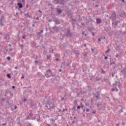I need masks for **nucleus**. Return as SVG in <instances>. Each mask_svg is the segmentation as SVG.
Instances as JSON below:
<instances>
[{
    "instance_id": "obj_1",
    "label": "nucleus",
    "mask_w": 126,
    "mask_h": 126,
    "mask_svg": "<svg viewBox=\"0 0 126 126\" xmlns=\"http://www.w3.org/2000/svg\"><path fill=\"white\" fill-rule=\"evenodd\" d=\"M45 76L47 78H49L52 77H54L56 76V74H54L52 71L50 69H48L46 71L45 73Z\"/></svg>"
},
{
    "instance_id": "obj_2",
    "label": "nucleus",
    "mask_w": 126,
    "mask_h": 126,
    "mask_svg": "<svg viewBox=\"0 0 126 126\" xmlns=\"http://www.w3.org/2000/svg\"><path fill=\"white\" fill-rule=\"evenodd\" d=\"M45 107L47 108V109L48 110L52 111V109H54L55 108V104L49 102H48L47 103V105H45Z\"/></svg>"
},
{
    "instance_id": "obj_3",
    "label": "nucleus",
    "mask_w": 126,
    "mask_h": 126,
    "mask_svg": "<svg viewBox=\"0 0 126 126\" xmlns=\"http://www.w3.org/2000/svg\"><path fill=\"white\" fill-rule=\"evenodd\" d=\"M72 34L73 32H71L70 29H67L66 30V32L64 33L63 36H64L65 37H70V38H71Z\"/></svg>"
},
{
    "instance_id": "obj_4",
    "label": "nucleus",
    "mask_w": 126,
    "mask_h": 126,
    "mask_svg": "<svg viewBox=\"0 0 126 126\" xmlns=\"http://www.w3.org/2000/svg\"><path fill=\"white\" fill-rule=\"evenodd\" d=\"M124 64L125 67H124L121 71V73H122L124 78H126V63H124Z\"/></svg>"
},
{
    "instance_id": "obj_5",
    "label": "nucleus",
    "mask_w": 126,
    "mask_h": 126,
    "mask_svg": "<svg viewBox=\"0 0 126 126\" xmlns=\"http://www.w3.org/2000/svg\"><path fill=\"white\" fill-rule=\"evenodd\" d=\"M37 76L39 77L40 80H42V79H44L45 78V76L43 75L41 72H38L36 74Z\"/></svg>"
},
{
    "instance_id": "obj_6",
    "label": "nucleus",
    "mask_w": 126,
    "mask_h": 126,
    "mask_svg": "<svg viewBox=\"0 0 126 126\" xmlns=\"http://www.w3.org/2000/svg\"><path fill=\"white\" fill-rule=\"evenodd\" d=\"M117 83H115V84H113V86L115 88H112L111 89V92H114L115 91H116V92H119V89L117 87Z\"/></svg>"
},
{
    "instance_id": "obj_7",
    "label": "nucleus",
    "mask_w": 126,
    "mask_h": 126,
    "mask_svg": "<svg viewBox=\"0 0 126 126\" xmlns=\"http://www.w3.org/2000/svg\"><path fill=\"white\" fill-rule=\"evenodd\" d=\"M116 14L115 12L113 13V14L110 17V19H112L113 21L114 20H116Z\"/></svg>"
},
{
    "instance_id": "obj_8",
    "label": "nucleus",
    "mask_w": 126,
    "mask_h": 126,
    "mask_svg": "<svg viewBox=\"0 0 126 126\" xmlns=\"http://www.w3.org/2000/svg\"><path fill=\"white\" fill-rule=\"evenodd\" d=\"M120 22V21L119 20H117L115 22H112V26L114 27V28H116V26H118V24Z\"/></svg>"
},
{
    "instance_id": "obj_9",
    "label": "nucleus",
    "mask_w": 126,
    "mask_h": 126,
    "mask_svg": "<svg viewBox=\"0 0 126 126\" xmlns=\"http://www.w3.org/2000/svg\"><path fill=\"white\" fill-rule=\"evenodd\" d=\"M94 97L96 98L97 100L100 99V94L99 93V91L96 92V94L94 95Z\"/></svg>"
},
{
    "instance_id": "obj_10",
    "label": "nucleus",
    "mask_w": 126,
    "mask_h": 126,
    "mask_svg": "<svg viewBox=\"0 0 126 126\" xmlns=\"http://www.w3.org/2000/svg\"><path fill=\"white\" fill-rule=\"evenodd\" d=\"M29 117H30L32 120H35L36 118L33 117V114L32 113H30L29 115Z\"/></svg>"
},
{
    "instance_id": "obj_11",
    "label": "nucleus",
    "mask_w": 126,
    "mask_h": 126,
    "mask_svg": "<svg viewBox=\"0 0 126 126\" xmlns=\"http://www.w3.org/2000/svg\"><path fill=\"white\" fill-rule=\"evenodd\" d=\"M115 84H117L116 87L118 86L119 89H122V85H121L120 82H116Z\"/></svg>"
},
{
    "instance_id": "obj_12",
    "label": "nucleus",
    "mask_w": 126,
    "mask_h": 126,
    "mask_svg": "<svg viewBox=\"0 0 126 126\" xmlns=\"http://www.w3.org/2000/svg\"><path fill=\"white\" fill-rule=\"evenodd\" d=\"M56 10H57V13H58V14H61L63 11V10H62V9H61V8H56Z\"/></svg>"
},
{
    "instance_id": "obj_13",
    "label": "nucleus",
    "mask_w": 126,
    "mask_h": 126,
    "mask_svg": "<svg viewBox=\"0 0 126 126\" xmlns=\"http://www.w3.org/2000/svg\"><path fill=\"white\" fill-rule=\"evenodd\" d=\"M53 30H55V32H59V29L58 27H53L52 28Z\"/></svg>"
},
{
    "instance_id": "obj_14",
    "label": "nucleus",
    "mask_w": 126,
    "mask_h": 126,
    "mask_svg": "<svg viewBox=\"0 0 126 126\" xmlns=\"http://www.w3.org/2000/svg\"><path fill=\"white\" fill-rule=\"evenodd\" d=\"M17 6H18L19 8H22L23 7V4L20 2L17 3Z\"/></svg>"
},
{
    "instance_id": "obj_15",
    "label": "nucleus",
    "mask_w": 126,
    "mask_h": 126,
    "mask_svg": "<svg viewBox=\"0 0 126 126\" xmlns=\"http://www.w3.org/2000/svg\"><path fill=\"white\" fill-rule=\"evenodd\" d=\"M30 105L32 108H33L34 107H35L36 106V104L35 103H33L32 102H31L30 103Z\"/></svg>"
},
{
    "instance_id": "obj_16",
    "label": "nucleus",
    "mask_w": 126,
    "mask_h": 126,
    "mask_svg": "<svg viewBox=\"0 0 126 126\" xmlns=\"http://www.w3.org/2000/svg\"><path fill=\"white\" fill-rule=\"evenodd\" d=\"M102 21L100 18L96 19V23L100 24L101 23Z\"/></svg>"
},
{
    "instance_id": "obj_17",
    "label": "nucleus",
    "mask_w": 126,
    "mask_h": 126,
    "mask_svg": "<svg viewBox=\"0 0 126 126\" xmlns=\"http://www.w3.org/2000/svg\"><path fill=\"white\" fill-rule=\"evenodd\" d=\"M55 22L56 23V24H60L61 23V21L59 19H57V18H56L55 20Z\"/></svg>"
},
{
    "instance_id": "obj_18",
    "label": "nucleus",
    "mask_w": 126,
    "mask_h": 126,
    "mask_svg": "<svg viewBox=\"0 0 126 126\" xmlns=\"http://www.w3.org/2000/svg\"><path fill=\"white\" fill-rule=\"evenodd\" d=\"M4 39L5 40H7V39H10V36L9 35L7 34L5 36V37H4Z\"/></svg>"
},
{
    "instance_id": "obj_19",
    "label": "nucleus",
    "mask_w": 126,
    "mask_h": 126,
    "mask_svg": "<svg viewBox=\"0 0 126 126\" xmlns=\"http://www.w3.org/2000/svg\"><path fill=\"white\" fill-rule=\"evenodd\" d=\"M87 88L88 89V91L90 92H92V88L91 86H87Z\"/></svg>"
},
{
    "instance_id": "obj_20",
    "label": "nucleus",
    "mask_w": 126,
    "mask_h": 126,
    "mask_svg": "<svg viewBox=\"0 0 126 126\" xmlns=\"http://www.w3.org/2000/svg\"><path fill=\"white\" fill-rule=\"evenodd\" d=\"M115 50L116 51H120V45L116 46L115 48Z\"/></svg>"
},
{
    "instance_id": "obj_21",
    "label": "nucleus",
    "mask_w": 126,
    "mask_h": 126,
    "mask_svg": "<svg viewBox=\"0 0 126 126\" xmlns=\"http://www.w3.org/2000/svg\"><path fill=\"white\" fill-rule=\"evenodd\" d=\"M70 20L71 21L73 22H77V20L75 19H74L72 17H70Z\"/></svg>"
},
{
    "instance_id": "obj_22",
    "label": "nucleus",
    "mask_w": 126,
    "mask_h": 126,
    "mask_svg": "<svg viewBox=\"0 0 126 126\" xmlns=\"http://www.w3.org/2000/svg\"><path fill=\"white\" fill-rule=\"evenodd\" d=\"M6 77L9 79H10L12 78L10 74H9V73H8L6 74Z\"/></svg>"
},
{
    "instance_id": "obj_23",
    "label": "nucleus",
    "mask_w": 126,
    "mask_h": 126,
    "mask_svg": "<svg viewBox=\"0 0 126 126\" xmlns=\"http://www.w3.org/2000/svg\"><path fill=\"white\" fill-rule=\"evenodd\" d=\"M43 30H42L40 32H37L36 35L37 36H39V35H40V34H42V33H43Z\"/></svg>"
},
{
    "instance_id": "obj_24",
    "label": "nucleus",
    "mask_w": 126,
    "mask_h": 126,
    "mask_svg": "<svg viewBox=\"0 0 126 126\" xmlns=\"http://www.w3.org/2000/svg\"><path fill=\"white\" fill-rule=\"evenodd\" d=\"M51 58H52V55H47V56H46L47 60H50V59H51Z\"/></svg>"
},
{
    "instance_id": "obj_25",
    "label": "nucleus",
    "mask_w": 126,
    "mask_h": 126,
    "mask_svg": "<svg viewBox=\"0 0 126 126\" xmlns=\"http://www.w3.org/2000/svg\"><path fill=\"white\" fill-rule=\"evenodd\" d=\"M73 104H74V105H75V106H77V105H78V103H77V100H74V101H73Z\"/></svg>"
},
{
    "instance_id": "obj_26",
    "label": "nucleus",
    "mask_w": 126,
    "mask_h": 126,
    "mask_svg": "<svg viewBox=\"0 0 126 126\" xmlns=\"http://www.w3.org/2000/svg\"><path fill=\"white\" fill-rule=\"evenodd\" d=\"M103 39V36H101L98 38V42H101V40Z\"/></svg>"
},
{
    "instance_id": "obj_27",
    "label": "nucleus",
    "mask_w": 126,
    "mask_h": 126,
    "mask_svg": "<svg viewBox=\"0 0 126 126\" xmlns=\"http://www.w3.org/2000/svg\"><path fill=\"white\" fill-rule=\"evenodd\" d=\"M102 104L100 103V102H98L96 104V106L97 107L99 108L100 107V106H101Z\"/></svg>"
},
{
    "instance_id": "obj_28",
    "label": "nucleus",
    "mask_w": 126,
    "mask_h": 126,
    "mask_svg": "<svg viewBox=\"0 0 126 126\" xmlns=\"http://www.w3.org/2000/svg\"><path fill=\"white\" fill-rule=\"evenodd\" d=\"M0 26L1 27L4 26V24L2 23V21L0 20Z\"/></svg>"
},
{
    "instance_id": "obj_29",
    "label": "nucleus",
    "mask_w": 126,
    "mask_h": 126,
    "mask_svg": "<svg viewBox=\"0 0 126 126\" xmlns=\"http://www.w3.org/2000/svg\"><path fill=\"white\" fill-rule=\"evenodd\" d=\"M65 111L67 112L68 111V109L67 108H65V109L63 108V111H62V112L64 113Z\"/></svg>"
},
{
    "instance_id": "obj_30",
    "label": "nucleus",
    "mask_w": 126,
    "mask_h": 126,
    "mask_svg": "<svg viewBox=\"0 0 126 126\" xmlns=\"http://www.w3.org/2000/svg\"><path fill=\"white\" fill-rule=\"evenodd\" d=\"M111 50L110 48H108V50H106L105 54H108L109 52H110Z\"/></svg>"
},
{
    "instance_id": "obj_31",
    "label": "nucleus",
    "mask_w": 126,
    "mask_h": 126,
    "mask_svg": "<svg viewBox=\"0 0 126 126\" xmlns=\"http://www.w3.org/2000/svg\"><path fill=\"white\" fill-rule=\"evenodd\" d=\"M44 66H39V69L40 70H43L44 69Z\"/></svg>"
},
{
    "instance_id": "obj_32",
    "label": "nucleus",
    "mask_w": 126,
    "mask_h": 126,
    "mask_svg": "<svg viewBox=\"0 0 126 126\" xmlns=\"http://www.w3.org/2000/svg\"><path fill=\"white\" fill-rule=\"evenodd\" d=\"M26 16H27L29 18H31V16H30L29 13H27L26 14H25Z\"/></svg>"
},
{
    "instance_id": "obj_33",
    "label": "nucleus",
    "mask_w": 126,
    "mask_h": 126,
    "mask_svg": "<svg viewBox=\"0 0 126 126\" xmlns=\"http://www.w3.org/2000/svg\"><path fill=\"white\" fill-rule=\"evenodd\" d=\"M84 105H83L82 103L81 102V103H80V108L81 109H83V108H84Z\"/></svg>"
},
{
    "instance_id": "obj_34",
    "label": "nucleus",
    "mask_w": 126,
    "mask_h": 126,
    "mask_svg": "<svg viewBox=\"0 0 126 126\" xmlns=\"http://www.w3.org/2000/svg\"><path fill=\"white\" fill-rule=\"evenodd\" d=\"M3 19H4V16H3V15H2V16H1V18L0 19V20H1V21H3Z\"/></svg>"
},
{
    "instance_id": "obj_35",
    "label": "nucleus",
    "mask_w": 126,
    "mask_h": 126,
    "mask_svg": "<svg viewBox=\"0 0 126 126\" xmlns=\"http://www.w3.org/2000/svg\"><path fill=\"white\" fill-rule=\"evenodd\" d=\"M73 54H75L76 55H79V53H78L77 52H76L75 50H74L73 51Z\"/></svg>"
},
{
    "instance_id": "obj_36",
    "label": "nucleus",
    "mask_w": 126,
    "mask_h": 126,
    "mask_svg": "<svg viewBox=\"0 0 126 126\" xmlns=\"http://www.w3.org/2000/svg\"><path fill=\"white\" fill-rule=\"evenodd\" d=\"M101 73H102V74H105V72L104 71V70L102 68H101Z\"/></svg>"
},
{
    "instance_id": "obj_37",
    "label": "nucleus",
    "mask_w": 126,
    "mask_h": 126,
    "mask_svg": "<svg viewBox=\"0 0 126 126\" xmlns=\"http://www.w3.org/2000/svg\"><path fill=\"white\" fill-rule=\"evenodd\" d=\"M1 101H2V102H5V100H6V99L4 98H2L1 99Z\"/></svg>"
},
{
    "instance_id": "obj_38",
    "label": "nucleus",
    "mask_w": 126,
    "mask_h": 126,
    "mask_svg": "<svg viewBox=\"0 0 126 126\" xmlns=\"http://www.w3.org/2000/svg\"><path fill=\"white\" fill-rule=\"evenodd\" d=\"M6 59L7 60V61H10L11 60V57H7L6 58Z\"/></svg>"
},
{
    "instance_id": "obj_39",
    "label": "nucleus",
    "mask_w": 126,
    "mask_h": 126,
    "mask_svg": "<svg viewBox=\"0 0 126 126\" xmlns=\"http://www.w3.org/2000/svg\"><path fill=\"white\" fill-rule=\"evenodd\" d=\"M49 53H52V54H54V50L52 49L49 51Z\"/></svg>"
},
{
    "instance_id": "obj_40",
    "label": "nucleus",
    "mask_w": 126,
    "mask_h": 126,
    "mask_svg": "<svg viewBox=\"0 0 126 126\" xmlns=\"http://www.w3.org/2000/svg\"><path fill=\"white\" fill-rule=\"evenodd\" d=\"M64 100H65V98H64V97H62L61 99V100L62 101H64Z\"/></svg>"
},
{
    "instance_id": "obj_41",
    "label": "nucleus",
    "mask_w": 126,
    "mask_h": 126,
    "mask_svg": "<svg viewBox=\"0 0 126 126\" xmlns=\"http://www.w3.org/2000/svg\"><path fill=\"white\" fill-rule=\"evenodd\" d=\"M72 110H74V111H75L76 110V106H73Z\"/></svg>"
},
{
    "instance_id": "obj_42",
    "label": "nucleus",
    "mask_w": 126,
    "mask_h": 126,
    "mask_svg": "<svg viewBox=\"0 0 126 126\" xmlns=\"http://www.w3.org/2000/svg\"><path fill=\"white\" fill-rule=\"evenodd\" d=\"M92 36H93V37H94L95 36V33L94 32H92Z\"/></svg>"
},
{
    "instance_id": "obj_43",
    "label": "nucleus",
    "mask_w": 126,
    "mask_h": 126,
    "mask_svg": "<svg viewBox=\"0 0 126 126\" xmlns=\"http://www.w3.org/2000/svg\"><path fill=\"white\" fill-rule=\"evenodd\" d=\"M6 125H7V123H6V122L2 124V126H6Z\"/></svg>"
},
{
    "instance_id": "obj_44",
    "label": "nucleus",
    "mask_w": 126,
    "mask_h": 126,
    "mask_svg": "<svg viewBox=\"0 0 126 126\" xmlns=\"http://www.w3.org/2000/svg\"><path fill=\"white\" fill-rule=\"evenodd\" d=\"M48 5H49V6H51V7H50L51 9H52V8H53V7H52V4H51V3H48Z\"/></svg>"
},
{
    "instance_id": "obj_45",
    "label": "nucleus",
    "mask_w": 126,
    "mask_h": 126,
    "mask_svg": "<svg viewBox=\"0 0 126 126\" xmlns=\"http://www.w3.org/2000/svg\"><path fill=\"white\" fill-rule=\"evenodd\" d=\"M88 31H90V32H91V31H92V28H89Z\"/></svg>"
},
{
    "instance_id": "obj_46",
    "label": "nucleus",
    "mask_w": 126,
    "mask_h": 126,
    "mask_svg": "<svg viewBox=\"0 0 126 126\" xmlns=\"http://www.w3.org/2000/svg\"><path fill=\"white\" fill-rule=\"evenodd\" d=\"M96 111H94L92 112V114H96Z\"/></svg>"
},
{
    "instance_id": "obj_47",
    "label": "nucleus",
    "mask_w": 126,
    "mask_h": 126,
    "mask_svg": "<svg viewBox=\"0 0 126 126\" xmlns=\"http://www.w3.org/2000/svg\"><path fill=\"white\" fill-rule=\"evenodd\" d=\"M110 64L111 65L115 64V65H116V64L115 62H112V63H110Z\"/></svg>"
},
{
    "instance_id": "obj_48",
    "label": "nucleus",
    "mask_w": 126,
    "mask_h": 126,
    "mask_svg": "<svg viewBox=\"0 0 126 126\" xmlns=\"http://www.w3.org/2000/svg\"><path fill=\"white\" fill-rule=\"evenodd\" d=\"M115 73H113V72L112 73V77H114V76H115Z\"/></svg>"
},
{
    "instance_id": "obj_49",
    "label": "nucleus",
    "mask_w": 126,
    "mask_h": 126,
    "mask_svg": "<svg viewBox=\"0 0 126 126\" xmlns=\"http://www.w3.org/2000/svg\"><path fill=\"white\" fill-rule=\"evenodd\" d=\"M26 37V35H24L23 36H22V39H25Z\"/></svg>"
},
{
    "instance_id": "obj_50",
    "label": "nucleus",
    "mask_w": 126,
    "mask_h": 126,
    "mask_svg": "<svg viewBox=\"0 0 126 126\" xmlns=\"http://www.w3.org/2000/svg\"><path fill=\"white\" fill-rule=\"evenodd\" d=\"M26 126H32L31 123H29Z\"/></svg>"
},
{
    "instance_id": "obj_51",
    "label": "nucleus",
    "mask_w": 126,
    "mask_h": 126,
    "mask_svg": "<svg viewBox=\"0 0 126 126\" xmlns=\"http://www.w3.org/2000/svg\"><path fill=\"white\" fill-rule=\"evenodd\" d=\"M3 52H4V56H6L7 52H5V50H3Z\"/></svg>"
},
{
    "instance_id": "obj_52",
    "label": "nucleus",
    "mask_w": 126,
    "mask_h": 126,
    "mask_svg": "<svg viewBox=\"0 0 126 126\" xmlns=\"http://www.w3.org/2000/svg\"><path fill=\"white\" fill-rule=\"evenodd\" d=\"M80 108H81L80 106H78L77 107V109L78 110L80 109Z\"/></svg>"
},
{
    "instance_id": "obj_53",
    "label": "nucleus",
    "mask_w": 126,
    "mask_h": 126,
    "mask_svg": "<svg viewBox=\"0 0 126 126\" xmlns=\"http://www.w3.org/2000/svg\"><path fill=\"white\" fill-rule=\"evenodd\" d=\"M58 112L60 113V112H62V110L61 109H58Z\"/></svg>"
},
{
    "instance_id": "obj_54",
    "label": "nucleus",
    "mask_w": 126,
    "mask_h": 126,
    "mask_svg": "<svg viewBox=\"0 0 126 126\" xmlns=\"http://www.w3.org/2000/svg\"><path fill=\"white\" fill-rule=\"evenodd\" d=\"M17 108V106L16 105H15V106H14V110H16Z\"/></svg>"
},
{
    "instance_id": "obj_55",
    "label": "nucleus",
    "mask_w": 126,
    "mask_h": 126,
    "mask_svg": "<svg viewBox=\"0 0 126 126\" xmlns=\"http://www.w3.org/2000/svg\"><path fill=\"white\" fill-rule=\"evenodd\" d=\"M27 101V99L26 98H23V101L24 102H26Z\"/></svg>"
},
{
    "instance_id": "obj_56",
    "label": "nucleus",
    "mask_w": 126,
    "mask_h": 126,
    "mask_svg": "<svg viewBox=\"0 0 126 126\" xmlns=\"http://www.w3.org/2000/svg\"><path fill=\"white\" fill-rule=\"evenodd\" d=\"M94 50H95L94 48H92V49H91L92 52H94Z\"/></svg>"
},
{
    "instance_id": "obj_57",
    "label": "nucleus",
    "mask_w": 126,
    "mask_h": 126,
    "mask_svg": "<svg viewBox=\"0 0 126 126\" xmlns=\"http://www.w3.org/2000/svg\"><path fill=\"white\" fill-rule=\"evenodd\" d=\"M93 101H94V99H93V98H92L91 99V103H93Z\"/></svg>"
},
{
    "instance_id": "obj_58",
    "label": "nucleus",
    "mask_w": 126,
    "mask_h": 126,
    "mask_svg": "<svg viewBox=\"0 0 126 126\" xmlns=\"http://www.w3.org/2000/svg\"><path fill=\"white\" fill-rule=\"evenodd\" d=\"M119 54H117L115 56L116 58H118L119 57Z\"/></svg>"
},
{
    "instance_id": "obj_59",
    "label": "nucleus",
    "mask_w": 126,
    "mask_h": 126,
    "mask_svg": "<svg viewBox=\"0 0 126 126\" xmlns=\"http://www.w3.org/2000/svg\"><path fill=\"white\" fill-rule=\"evenodd\" d=\"M87 93V91H84L83 92V94H86Z\"/></svg>"
},
{
    "instance_id": "obj_60",
    "label": "nucleus",
    "mask_w": 126,
    "mask_h": 126,
    "mask_svg": "<svg viewBox=\"0 0 126 126\" xmlns=\"http://www.w3.org/2000/svg\"><path fill=\"white\" fill-rule=\"evenodd\" d=\"M108 59V57H107V56H105V57H104V60H107Z\"/></svg>"
},
{
    "instance_id": "obj_61",
    "label": "nucleus",
    "mask_w": 126,
    "mask_h": 126,
    "mask_svg": "<svg viewBox=\"0 0 126 126\" xmlns=\"http://www.w3.org/2000/svg\"><path fill=\"white\" fill-rule=\"evenodd\" d=\"M25 78V76L24 75H22L21 76V79H24Z\"/></svg>"
},
{
    "instance_id": "obj_62",
    "label": "nucleus",
    "mask_w": 126,
    "mask_h": 126,
    "mask_svg": "<svg viewBox=\"0 0 126 126\" xmlns=\"http://www.w3.org/2000/svg\"><path fill=\"white\" fill-rule=\"evenodd\" d=\"M90 111L89 109H86V112H89Z\"/></svg>"
},
{
    "instance_id": "obj_63",
    "label": "nucleus",
    "mask_w": 126,
    "mask_h": 126,
    "mask_svg": "<svg viewBox=\"0 0 126 126\" xmlns=\"http://www.w3.org/2000/svg\"><path fill=\"white\" fill-rule=\"evenodd\" d=\"M20 46L21 47V48H23L24 46L22 44H20Z\"/></svg>"
},
{
    "instance_id": "obj_64",
    "label": "nucleus",
    "mask_w": 126,
    "mask_h": 126,
    "mask_svg": "<svg viewBox=\"0 0 126 126\" xmlns=\"http://www.w3.org/2000/svg\"><path fill=\"white\" fill-rule=\"evenodd\" d=\"M46 126H51V125L49 124H47Z\"/></svg>"
}]
</instances>
